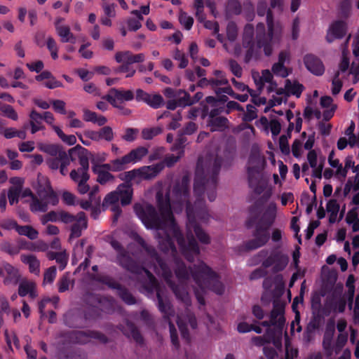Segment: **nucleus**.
I'll return each mask as SVG.
<instances>
[{
	"mask_svg": "<svg viewBox=\"0 0 359 359\" xmlns=\"http://www.w3.org/2000/svg\"><path fill=\"white\" fill-rule=\"evenodd\" d=\"M86 153L87 150L79 145L69 149L70 155L77 154L81 165L79 168L73 170L70 172V177L75 182H88L90 178L88 174L89 162Z\"/></svg>",
	"mask_w": 359,
	"mask_h": 359,
	"instance_id": "0eeeda50",
	"label": "nucleus"
},
{
	"mask_svg": "<svg viewBox=\"0 0 359 359\" xmlns=\"http://www.w3.org/2000/svg\"><path fill=\"white\" fill-rule=\"evenodd\" d=\"M1 110L6 117L16 121L18 118L17 112L15 111L13 107L8 104H4L1 107Z\"/></svg>",
	"mask_w": 359,
	"mask_h": 359,
	"instance_id": "680f3d73",
	"label": "nucleus"
},
{
	"mask_svg": "<svg viewBox=\"0 0 359 359\" xmlns=\"http://www.w3.org/2000/svg\"><path fill=\"white\" fill-rule=\"evenodd\" d=\"M354 283H355L354 276L353 275H349L347 278L346 285L348 288L347 294L348 296L349 308L350 309H351V307H352V302H353V296H354V293H355Z\"/></svg>",
	"mask_w": 359,
	"mask_h": 359,
	"instance_id": "8fccbe9b",
	"label": "nucleus"
},
{
	"mask_svg": "<svg viewBox=\"0 0 359 359\" xmlns=\"http://www.w3.org/2000/svg\"><path fill=\"white\" fill-rule=\"evenodd\" d=\"M37 182L36 191L39 197L34 196L29 189L22 191L21 194L22 197H29V199L27 201L29 203V208L32 212H46L48 205H55L58 199L46 177L39 175Z\"/></svg>",
	"mask_w": 359,
	"mask_h": 359,
	"instance_id": "7ed1b4c3",
	"label": "nucleus"
},
{
	"mask_svg": "<svg viewBox=\"0 0 359 359\" xmlns=\"http://www.w3.org/2000/svg\"><path fill=\"white\" fill-rule=\"evenodd\" d=\"M38 148L40 151L49 154L51 157L60 156V154L63 151L58 145L53 144L39 143Z\"/></svg>",
	"mask_w": 359,
	"mask_h": 359,
	"instance_id": "e433bc0d",
	"label": "nucleus"
},
{
	"mask_svg": "<svg viewBox=\"0 0 359 359\" xmlns=\"http://www.w3.org/2000/svg\"><path fill=\"white\" fill-rule=\"evenodd\" d=\"M260 123L265 127L266 130L269 128L273 137H276L280 132V123L276 120H271L270 122H269L266 117H262L260 119Z\"/></svg>",
	"mask_w": 359,
	"mask_h": 359,
	"instance_id": "4c0bfd02",
	"label": "nucleus"
},
{
	"mask_svg": "<svg viewBox=\"0 0 359 359\" xmlns=\"http://www.w3.org/2000/svg\"><path fill=\"white\" fill-rule=\"evenodd\" d=\"M56 277L55 266L49 267L44 273L43 284H50L53 282Z\"/></svg>",
	"mask_w": 359,
	"mask_h": 359,
	"instance_id": "e2e57ef3",
	"label": "nucleus"
},
{
	"mask_svg": "<svg viewBox=\"0 0 359 359\" xmlns=\"http://www.w3.org/2000/svg\"><path fill=\"white\" fill-rule=\"evenodd\" d=\"M177 323L181 332L182 337L188 341L189 334L187 332V325L189 324L193 329L196 327V321L195 317L190 313L189 311L187 310L185 315H180L177 316Z\"/></svg>",
	"mask_w": 359,
	"mask_h": 359,
	"instance_id": "412c9836",
	"label": "nucleus"
},
{
	"mask_svg": "<svg viewBox=\"0 0 359 359\" xmlns=\"http://www.w3.org/2000/svg\"><path fill=\"white\" fill-rule=\"evenodd\" d=\"M149 150L145 147H139L133 149L130 153L125 155L121 158L112 161L114 171H120L124 170L126 165L130 163H136L140 161L144 156L147 155Z\"/></svg>",
	"mask_w": 359,
	"mask_h": 359,
	"instance_id": "1a4fd4ad",
	"label": "nucleus"
},
{
	"mask_svg": "<svg viewBox=\"0 0 359 359\" xmlns=\"http://www.w3.org/2000/svg\"><path fill=\"white\" fill-rule=\"evenodd\" d=\"M226 36L230 41H235L238 36V28L233 22H229L226 27Z\"/></svg>",
	"mask_w": 359,
	"mask_h": 359,
	"instance_id": "4d7b16f0",
	"label": "nucleus"
},
{
	"mask_svg": "<svg viewBox=\"0 0 359 359\" xmlns=\"http://www.w3.org/2000/svg\"><path fill=\"white\" fill-rule=\"evenodd\" d=\"M83 119L86 121L97 123L98 126H104L107 123V118L103 116H98L95 112L88 109L83 110Z\"/></svg>",
	"mask_w": 359,
	"mask_h": 359,
	"instance_id": "c9c22d12",
	"label": "nucleus"
},
{
	"mask_svg": "<svg viewBox=\"0 0 359 359\" xmlns=\"http://www.w3.org/2000/svg\"><path fill=\"white\" fill-rule=\"evenodd\" d=\"M70 154H67L65 151H62L60 154V172L62 175H66L67 173V166L70 164L72 161V156Z\"/></svg>",
	"mask_w": 359,
	"mask_h": 359,
	"instance_id": "ea45409f",
	"label": "nucleus"
},
{
	"mask_svg": "<svg viewBox=\"0 0 359 359\" xmlns=\"http://www.w3.org/2000/svg\"><path fill=\"white\" fill-rule=\"evenodd\" d=\"M225 11L227 15H238L241 11V5L238 0H229Z\"/></svg>",
	"mask_w": 359,
	"mask_h": 359,
	"instance_id": "c03bdc74",
	"label": "nucleus"
},
{
	"mask_svg": "<svg viewBox=\"0 0 359 359\" xmlns=\"http://www.w3.org/2000/svg\"><path fill=\"white\" fill-rule=\"evenodd\" d=\"M29 125L31 126V133L34 134L39 130L45 129L42 123V115L36 110H32L29 114Z\"/></svg>",
	"mask_w": 359,
	"mask_h": 359,
	"instance_id": "473e14b6",
	"label": "nucleus"
},
{
	"mask_svg": "<svg viewBox=\"0 0 359 359\" xmlns=\"http://www.w3.org/2000/svg\"><path fill=\"white\" fill-rule=\"evenodd\" d=\"M204 26L205 28L212 30L213 34L217 35L218 41L223 43L225 49L228 50L227 44L224 42V39L222 34H219V27L216 21H205Z\"/></svg>",
	"mask_w": 359,
	"mask_h": 359,
	"instance_id": "a19ab883",
	"label": "nucleus"
},
{
	"mask_svg": "<svg viewBox=\"0 0 359 359\" xmlns=\"http://www.w3.org/2000/svg\"><path fill=\"white\" fill-rule=\"evenodd\" d=\"M284 311V304L280 302H274L273 308L271 313L270 320L264 321L262 322V325L264 327H270L271 325H273L278 328L281 329L285 323Z\"/></svg>",
	"mask_w": 359,
	"mask_h": 359,
	"instance_id": "4468645a",
	"label": "nucleus"
},
{
	"mask_svg": "<svg viewBox=\"0 0 359 359\" xmlns=\"http://www.w3.org/2000/svg\"><path fill=\"white\" fill-rule=\"evenodd\" d=\"M179 20L186 29H190L194 23V19L192 17L188 15L184 12H181L179 15Z\"/></svg>",
	"mask_w": 359,
	"mask_h": 359,
	"instance_id": "bf43d9fd",
	"label": "nucleus"
},
{
	"mask_svg": "<svg viewBox=\"0 0 359 359\" xmlns=\"http://www.w3.org/2000/svg\"><path fill=\"white\" fill-rule=\"evenodd\" d=\"M175 99L178 101L180 107H186L194 103L188 93L182 90L177 91V96Z\"/></svg>",
	"mask_w": 359,
	"mask_h": 359,
	"instance_id": "49530a36",
	"label": "nucleus"
},
{
	"mask_svg": "<svg viewBox=\"0 0 359 359\" xmlns=\"http://www.w3.org/2000/svg\"><path fill=\"white\" fill-rule=\"evenodd\" d=\"M59 302V297L57 296H54L52 298L50 297H44L39 304V312L42 316L46 314L45 308L48 304H51L53 307H56L57 304Z\"/></svg>",
	"mask_w": 359,
	"mask_h": 359,
	"instance_id": "de8ad7c7",
	"label": "nucleus"
},
{
	"mask_svg": "<svg viewBox=\"0 0 359 359\" xmlns=\"http://www.w3.org/2000/svg\"><path fill=\"white\" fill-rule=\"evenodd\" d=\"M164 168L163 163L156 165L142 166L138 168L139 180H149L156 177Z\"/></svg>",
	"mask_w": 359,
	"mask_h": 359,
	"instance_id": "a878e982",
	"label": "nucleus"
},
{
	"mask_svg": "<svg viewBox=\"0 0 359 359\" xmlns=\"http://www.w3.org/2000/svg\"><path fill=\"white\" fill-rule=\"evenodd\" d=\"M133 195L132 185L126 182L119 184L116 190L107 194L102 202V206L109 208L117 219L122 210L121 206H126L131 203Z\"/></svg>",
	"mask_w": 359,
	"mask_h": 359,
	"instance_id": "39448f33",
	"label": "nucleus"
},
{
	"mask_svg": "<svg viewBox=\"0 0 359 359\" xmlns=\"http://www.w3.org/2000/svg\"><path fill=\"white\" fill-rule=\"evenodd\" d=\"M221 159L217 154H210L199 158L196 166L194 192L196 198L193 206L188 204V188L189 177L183 176L181 182L176 183L172 191L161 189L156 193L158 212L149 204H135L134 210L147 229L156 230V238L161 250L168 257L165 260L159 257L154 249L149 246L140 237L137 242L147 252L150 262L149 266L145 264L140 266L123 251L118 241H112V247L118 252L121 265L137 276L141 283L140 291L148 297L156 293L158 309L168 320L170 339L172 344L179 347L177 330L170 319L172 309L169 300L164 297L156 278L149 269L164 278L171 287L177 298L190 304V298L184 286L193 280L195 283L194 292L198 302L204 305L203 294L212 290L217 294L223 293L224 287L217 275L203 262L198 261L194 268L187 270L184 262L177 258V252L173 244L174 238L178 244L181 253L190 262L199 255L200 250L195 236L203 244L210 243L209 236L199 226L198 223H205L209 215L203 200L205 192L210 201L216 198L217 175L221 166ZM167 191V189H165Z\"/></svg>",
	"mask_w": 359,
	"mask_h": 359,
	"instance_id": "f257e3e1",
	"label": "nucleus"
},
{
	"mask_svg": "<svg viewBox=\"0 0 359 359\" xmlns=\"http://www.w3.org/2000/svg\"><path fill=\"white\" fill-rule=\"evenodd\" d=\"M346 23L343 20H337L333 22L327 30L326 39L329 43H332L335 39L343 38L346 33Z\"/></svg>",
	"mask_w": 359,
	"mask_h": 359,
	"instance_id": "6ab92c4d",
	"label": "nucleus"
},
{
	"mask_svg": "<svg viewBox=\"0 0 359 359\" xmlns=\"http://www.w3.org/2000/svg\"><path fill=\"white\" fill-rule=\"evenodd\" d=\"M206 0H194V7L196 8V15L198 20L201 22L205 20L204 14H203V7L204 4Z\"/></svg>",
	"mask_w": 359,
	"mask_h": 359,
	"instance_id": "052dcab7",
	"label": "nucleus"
},
{
	"mask_svg": "<svg viewBox=\"0 0 359 359\" xmlns=\"http://www.w3.org/2000/svg\"><path fill=\"white\" fill-rule=\"evenodd\" d=\"M162 132L160 128H144L142 131V137L144 140H151L153 137L160 134Z\"/></svg>",
	"mask_w": 359,
	"mask_h": 359,
	"instance_id": "6e6d98bb",
	"label": "nucleus"
},
{
	"mask_svg": "<svg viewBox=\"0 0 359 359\" xmlns=\"http://www.w3.org/2000/svg\"><path fill=\"white\" fill-rule=\"evenodd\" d=\"M277 213V205L270 202L265 208L262 215L256 224L253 238L245 243V248L249 250L257 249L264 245L269 239V227L274 222Z\"/></svg>",
	"mask_w": 359,
	"mask_h": 359,
	"instance_id": "20e7f679",
	"label": "nucleus"
},
{
	"mask_svg": "<svg viewBox=\"0 0 359 359\" xmlns=\"http://www.w3.org/2000/svg\"><path fill=\"white\" fill-rule=\"evenodd\" d=\"M216 93L217 95L221 93H225L231 95L233 97L240 100L241 102H245L248 99V96L250 95L249 93L246 92L243 94L238 95L236 93H234L233 90L230 86H225L223 88H219V90H216Z\"/></svg>",
	"mask_w": 359,
	"mask_h": 359,
	"instance_id": "79ce46f5",
	"label": "nucleus"
},
{
	"mask_svg": "<svg viewBox=\"0 0 359 359\" xmlns=\"http://www.w3.org/2000/svg\"><path fill=\"white\" fill-rule=\"evenodd\" d=\"M335 332V325L334 323H328L326 326L325 332L323 339V348L327 355L331 356L334 353L337 354L340 352L347 341V334L340 333L335 342H333V337Z\"/></svg>",
	"mask_w": 359,
	"mask_h": 359,
	"instance_id": "423d86ee",
	"label": "nucleus"
},
{
	"mask_svg": "<svg viewBox=\"0 0 359 359\" xmlns=\"http://www.w3.org/2000/svg\"><path fill=\"white\" fill-rule=\"evenodd\" d=\"M118 294L121 298L128 304H133L135 302V298L126 290L118 287Z\"/></svg>",
	"mask_w": 359,
	"mask_h": 359,
	"instance_id": "774afa93",
	"label": "nucleus"
},
{
	"mask_svg": "<svg viewBox=\"0 0 359 359\" xmlns=\"http://www.w3.org/2000/svg\"><path fill=\"white\" fill-rule=\"evenodd\" d=\"M288 261L287 255L280 251H276L263 261L262 265L266 268L273 266V271L278 272L283 271L287 266Z\"/></svg>",
	"mask_w": 359,
	"mask_h": 359,
	"instance_id": "ddd939ff",
	"label": "nucleus"
},
{
	"mask_svg": "<svg viewBox=\"0 0 359 359\" xmlns=\"http://www.w3.org/2000/svg\"><path fill=\"white\" fill-rule=\"evenodd\" d=\"M298 355L297 348L293 347L288 338H285V359H294Z\"/></svg>",
	"mask_w": 359,
	"mask_h": 359,
	"instance_id": "5fc2aeb1",
	"label": "nucleus"
},
{
	"mask_svg": "<svg viewBox=\"0 0 359 359\" xmlns=\"http://www.w3.org/2000/svg\"><path fill=\"white\" fill-rule=\"evenodd\" d=\"M87 228V220L86 215L83 212H80L77 214V218L72 223L71 228V238H78L81 235L83 229Z\"/></svg>",
	"mask_w": 359,
	"mask_h": 359,
	"instance_id": "cd10ccee",
	"label": "nucleus"
},
{
	"mask_svg": "<svg viewBox=\"0 0 359 359\" xmlns=\"http://www.w3.org/2000/svg\"><path fill=\"white\" fill-rule=\"evenodd\" d=\"M214 75L215 76V79H210V86L213 88H217L218 86L226 85L228 83L227 79L225 78L224 74L222 72L219 70H215L214 72ZM219 88H215V91L219 90Z\"/></svg>",
	"mask_w": 359,
	"mask_h": 359,
	"instance_id": "37998d69",
	"label": "nucleus"
},
{
	"mask_svg": "<svg viewBox=\"0 0 359 359\" xmlns=\"http://www.w3.org/2000/svg\"><path fill=\"white\" fill-rule=\"evenodd\" d=\"M304 89V86L297 81L286 80L284 90L289 96L290 95L299 97Z\"/></svg>",
	"mask_w": 359,
	"mask_h": 359,
	"instance_id": "f704fd0d",
	"label": "nucleus"
},
{
	"mask_svg": "<svg viewBox=\"0 0 359 359\" xmlns=\"http://www.w3.org/2000/svg\"><path fill=\"white\" fill-rule=\"evenodd\" d=\"M64 21L65 19L61 17H58L55 19L54 25L56 33L60 38L61 42L75 43L76 41V37L71 32L70 27L68 25L63 24Z\"/></svg>",
	"mask_w": 359,
	"mask_h": 359,
	"instance_id": "dca6fc26",
	"label": "nucleus"
},
{
	"mask_svg": "<svg viewBox=\"0 0 359 359\" xmlns=\"http://www.w3.org/2000/svg\"><path fill=\"white\" fill-rule=\"evenodd\" d=\"M18 294L20 297L29 295L31 299H35L38 296L36 283L28 279L19 281Z\"/></svg>",
	"mask_w": 359,
	"mask_h": 359,
	"instance_id": "b1692460",
	"label": "nucleus"
},
{
	"mask_svg": "<svg viewBox=\"0 0 359 359\" xmlns=\"http://www.w3.org/2000/svg\"><path fill=\"white\" fill-rule=\"evenodd\" d=\"M307 161L309 166L312 168L311 176L320 180L325 163V158L318 155L316 150H311L307 154Z\"/></svg>",
	"mask_w": 359,
	"mask_h": 359,
	"instance_id": "2eb2a0df",
	"label": "nucleus"
},
{
	"mask_svg": "<svg viewBox=\"0 0 359 359\" xmlns=\"http://www.w3.org/2000/svg\"><path fill=\"white\" fill-rule=\"evenodd\" d=\"M292 310L295 313L294 319L292 321L290 325V332L294 334V332H300L302 331V327L300 323V313L298 310H296L294 303L292 305Z\"/></svg>",
	"mask_w": 359,
	"mask_h": 359,
	"instance_id": "09e8293b",
	"label": "nucleus"
},
{
	"mask_svg": "<svg viewBox=\"0 0 359 359\" xmlns=\"http://www.w3.org/2000/svg\"><path fill=\"white\" fill-rule=\"evenodd\" d=\"M186 140L183 137H180L175 146L172 148V151H176V154H170L165 157V163L168 166H172L176 163L184 154L183 147Z\"/></svg>",
	"mask_w": 359,
	"mask_h": 359,
	"instance_id": "bb28decb",
	"label": "nucleus"
},
{
	"mask_svg": "<svg viewBox=\"0 0 359 359\" xmlns=\"http://www.w3.org/2000/svg\"><path fill=\"white\" fill-rule=\"evenodd\" d=\"M252 77L259 90H261L265 85H268L269 92L276 89L277 84L273 81V75L269 70L262 71L261 75L259 73H253Z\"/></svg>",
	"mask_w": 359,
	"mask_h": 359,
	"instance_id": "a211bd4d",
	"label": "nucleus"
},
{
	"mask_svg": "<svg viewBox=\"0 0 359 359\" xmlns=\"http://www.w3.org/2000/svg\"><path fill=\"white\" fill-rule=\"evenodd\" d=\"M206 102L209 104H215L217 108L212 109L210 112L209 126L212 131L223 130L227 127L228 120L226 118L217 116L222 111V107H219L222 103H218L214 97L209 96L206 98Z\"/></svg>",
	"mask_w": 359,
	"mask_h": 359,
	"instance_id": "9d476101",
	"label": "nucleus"
},
{
	"mask_svg": "<svg viewBox=\"0 0 359 359\" xmlns=\"http://www.w3.org/2000/svg\"><path fill=\"white\" fill-rule=\"evenodd\" d=\"M17 232L20 235L26 236L29 239L34 240L38 237L39 233L31 226H18Z\"/></svg>",
	"mask_w": 359,
	"mask_h": 359,
	"instance_id": "a18cd8bd",
	"label": "nucleus"
},
{
	"mask_svg": "<svg viewBox=\"0 0 359 359\" xmlns=\"http://www.w3.org/2000/svg\"><path fill=\"white\" fill-rule=\"evenodd\" d=\"M272 71L273 74L281 77H286L289 74L288 69L285 67L284 64L276 62L273 65Z\"/></svg>",
	"mask_w": 359,
	"mask_h": 359,
	"instance_id": "13d9d810",
	"label": "nucleus"
},
{
	"mask_svg": "<svg viewBox=\"0 0 359 359\" xmlns=\"http://www.w3.org/2000/svg\"><path fill=\"white\" fill-rule=\"evenodd\" d=\"M304 62L306 69L316 76H321L325 72V67L323 62L312 54H308L304 57Z\"/></svg>",
	"mask_w": 359,
	"mask_h": 359,
	"instance_id": "4be33fe9",
	"label": "nucleus"
},
{
	"mask_svg": "<svg viewBox=\"0 0 359 359\" xmlns=\"http://www.w3.org/2000/svg\"><path fill=\"white\" fill-rule=\"evenodd\" d=\"M72 281L67 275L63 276L58 281V290L60 292H64L69 290Z\"/></svg>",
	"mask_w": 359,
	"mask_h": 359,
	"instance_id": "69168bd1",
	"label": "nucleus"
},
{
	"mask_svg": "<svg viewBox=\"0 0 359 359\" xmlns=\"http://www.w3.org/2000/svg\"><path fill=\"white\" fill-rule=\"evenodd\" d=\"M173 58L180 62L179 67L183 69L188 65V60L184 53L179 50H176L173 53Z\"/></svg>",
	"mask_w": 359,
	"mask_h": 359,
	"instance_id": "0e129e2a",
	"label": "nucleus"
},
{
	"mask_svg": "<svg viewBox=\"0 0 359 359\" xmlns=\"http://www.w3.org/2000/svg\"><path fill=\"white\" fill-rule=\"evenodd\" d=\"M273 92H276V94L273 95V97L270 99L268 105L264 109V112H267L270 108L281 104L283 102L287 101L288 95L285 93L283 88H278Z\"/></svg>",
	"mask_w": 359,
	"mask_h": 359,
	"instance_id": "2f4dec72",
	"label": "nucleus"
},
{
	"mask_svg": "<svg viewBox=\"0 0 359 359\" xmlns=\"http://www.w3.org/2000/svg\"><path fill=\"white\" fill-rule=\"evenodd\" d=\"M112 168L113 165L112 161H111V163L95 165L93 166L92 170L97 175V182L100 184H105L114 181V176L109 172V170L114 171Z\"/></svg>",
	"mask_w": 359,
	"mask_h": 359,
	"instance_id": "f3484780",
	"label": "nucleus"
},
{
	"mask_svg": "<svg viewBox=\"0 0 359 359\" xmlns=\"http://www.w3.org/2000/svg\"><path fill=\"white\" fill-rule=\"evenodd\" d=\"M4 334L9 348L12 349V343H13L16 348L19 349L20 348L19 339L14 332L9 333L8 330H6Z\"/></svg>",
	"mask_w": 359,
	"mask_h": 359,
	"instance_id": "864d4df0",
	"label": "nucleus"
},
{
	"mask_svg": "<svg viewBox=\"0 0 359 359\" xmlns=\"http://www.w3.org/2000/svg\"><path fill=\"white\" fill-rule=\"evenodd\" d=\"M343 83L339 79V72H337L332 81L331 91L333 95H337L341 91Z\"/></svg>",
	"mask_w": 359,
	"mask_h": 359,
	"instance_id": "603ef678",
	"label": "nucleus"
},
{
	"mask_svg": "<svg viewBox=\"0 0 359 359\" xmlns=\"http://www.w3.org/2000/svg\"><path fill=\"white\" fill-rule=\"evenodd\" d=\"M114 59L117 63L131 65L142 62L145 60V55L143 53L133 54L129 50H123L116 52Z\"/></svg>",
	"mask_w": 359,
	"mask_h": 359,
	"instance_id": "aec40b11",
	"label": "nucleus"
},
{
	"mask_svg": "<svg viewBox=\"0 0 359 359\" xmlns=\"http://www.w3.org/2000/svg\"><path fill=\"white\" fill-rule=\"evenodd\" d=\"M4 273V283L6 285H15L19 283L20 273L18 269L8 263H3L1 266Z\"/></svg>",
	"mask_w": 359,
	"mask_h": 359,
	"instance_id": "5701e85b",
	"label": "nucleus"
},
{
	"mask_svg": "<svg viewBox=\"0 0 359 359\" xmlns=\"http://www.w3.org/2000/svg\"><path fill=\"white\" fill-rule=\"evenodd\" d=\"M332 307L334 311L343 313L345 311L346 302L343 295V286L337 285L332 292Z\"/></svg>",
	"mask_w": 359,
	"mask_h": 359,
	"instance_id": "393cba45",
	"label": "nucleus"
},
{
	"mask_svg": "<svg viewBox=\"0 0 359 359\" xmlns=\"http://www.w3.org/2000/svg\"><path fill=\"white\" fill-rule=\"evenodd\" d=\"M267 32L263 23H259L256 28V43L253 41L254 27L247 25L244 28L243 43L248 48L245 61L257 59L262 48L266 56L271 55L275 47L280 44L282 39L283 29L278 22H274L270 10L266 13Z\"/></svg>",
	"mask_w": 359,
	"mask_h": 359,
	"instance_id": "f03ea898",
	"label": "nucleus"
},
{
	"mask_svg": "<svg viewBox=\"0 0 359 359\" xmlns=\"http://www.w3.org/2000/svg\"><path fill=\"white\" fill-rule=\"evenodd\" d=\"M320 105L325 109L323 114V119L325 121L330 120L334 116L337 105L333 103V100L329 96L321 97Z\"/></svg>",
	"mask_w": 359,
	"mask_h": 359,
	"instance_id": "c756f323",
	"label": "nucleus"
},
{
	"mask_svg": "<svg viewBox=\"0 0 359 359\" xmlns=\"http://www.w3.org/2000/svg\"><path fill=\"white\" fill-rule=\"evenodd\" d=\"M286 118L289 121L288 131L290 132L293 130H295L297 133H299L301 130L302 125V119L300 116H297L294 118V123L292 122L291 120L294 118V115L290 110H287L286 111Z\"/></svg>",
	"mask_w": 359,
	"mask_h": 359,
	"instance_id": "58836bf2",
	"label": "nucleus"
},
{
	"mask_svg": "<svg viewBox=\"0 0 359 359\" xmlns=\"http://www.w3.org/2000/svg\"><path fill=\"white\" fill-rule=\"evenodd\" d=\"M328 163L332 168L336 169L334 171V177L340 181H344L346 177V168H344L339 160L334 158V151L330 153Z\"/></svg>",
	"mask_w": 359,
	"mask_h": 359,
	"instance_id": "c85d7f7f",
	"label": "nucleus"
},
{
	"mask_svg": "<svg viewBox=\"0 0 359 359\" xmlns=\"http://www.w3.org/2000/svg\"><path fill=\"white\" fill-rule=\"evenodd\" d=\"M249 186L253 192L260 196L259 201H267L273 195V188L269 184L268 179L264 175L248 179Z\"/></svg>",
	"mask_w": 359,
	"mask_h": 359,
	"instance_id": "6e6552de",
	"label": "nucleus"
},
{
	"mask_svg": "<svg viewBox=\"0 0 359 359\" xmlns=\"http://www.w3.org/2000/svg\"><path fill=\"white\" fill-rule=\"evenodd\" d=\"M265 165L264 156L258 151L252 152L247 167L248 179L264 175L262 171Z\"/></svg>",
	"mask_w": 359,
	"mask_h": 359,
	"instance_id": "9b49d317",
	"label": "nucleus"
},
{
	"mask_svg": "<svg viewBox=\"0 0 359 359\" xmlns=\"http://www.w3.org/2000/svg\"><path fill=\"white\" fill-rule=\"evenodd\" d=\"M20 259L22 262L27 264L29 267L30 273L35 275H39L40 273V262L33 255H21Z\"/></svg>",
	"mask_w": 359,
	"mask_h": 359,
	"instance_id": "7c9ffc66",
	"label": "nucleus"
},
{
	"mask_svg": "<svg viewBox=\"0 0 359 359\" xmlns=\"http://www.w3.org/2000/svg\"><path fill=\"white\" fill-rule=\"evenodd\" d=\"M339 204L336 199L330 200L326 205V210L329 215V222L330 223H335L338 221V213L339 211Z\"/></svg>",
	"mask_w": 359,
	"mask_h": 359,
	"instance_id": "72a5a7b5",
	"label": "nucleus"
},
{
	"mask_svg": "<svg viewBox=\"0 0 359 359\" xmlns=\"http://www.w3.org/2000/svg\"><path fill=\"white\" fill-rule=\"evenodd\" d=\"M133 98L134 93L130 90L112 88L107 95L108 102L117 108H121L125 102L131 101Z\"/></svg>",
	"mask_w": 359,
	"mask_h": 359,
	"instance_id": "f8f14e48",
	"label": "nucleus"
},
{
	"mask_svg": "<svg viewBox=\"0 0 359 359\" xmlns=\"http://www.w3.org/2000/svg\"><path fill=\"white\" fill-rule=\"evenodd\" d=\"M153 108H159L163 103V99L159 94H149V98L146 102Z\"/></svg>",
	"mask_w": 359,
	"mask_h": 359,
	"instance_id": "3c124183",
	"label": "nucleus"
},
{
	"mask_svg": "<svg viewBox=\"0 0 359 359\" xmlns=\"http://www.w3.org/2000/svg\"><path fill=\"white\" fill-rule=\"evenodd\" d=\"M100 140L110 142L114 139L112 128L109 126H104L100 130Z\"/></svg>",
	"mask_w": 359,
	"mask_h": 359,
	"instance_id": "338daca9",
	"label": "nucleus"
}]
</instances>
